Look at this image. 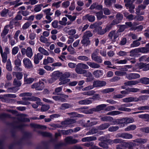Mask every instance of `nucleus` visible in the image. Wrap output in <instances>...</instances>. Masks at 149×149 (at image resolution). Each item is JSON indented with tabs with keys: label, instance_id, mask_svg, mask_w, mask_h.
Listing matches in <instances>:
<instances>
[{
	"label": "nucleus",
	"instance_id": "f257e3e1",
	"mask_svg": "<svg viewBox=\"0 0 149 149\" xmlns=\"http://www.w3.org/2000/svg\"><path fill=\"white\" fill-rule=\"evenodd\" d=\"M76 122V121L75 119L68 118L62 121L60 124L54 123L50 124L49 125L52 127L49 129L54 130H55L56 128L65 129L68 127H71L73 126V124Z\"/></svg>",
	"mask_w": 149,
	"mask_h": 149
},
{
	"label": "nucleus",
	"instance_id": "f03ea898",
	"mask_svg": "<svg viewBox=\"0 0 149 149\" xmlns=\"http://www.w3.org/2000/svg\"><path fill=\"white\" fill-rule=\"evenodd\" d=\"M139 81L134 80L128 81L125 82L124 84L126 86L135 85L138 84L139 82L145 85L149 84V78L148 77L141 78L139 79Z\"/></svg>",
	"mask_w": 149,
	"mask_h": 149
},
{
	"label": "nucleus",
	"instance_id": "7ed1b4c3",
	"mask_svg": "<svg viewBox=\"0 0 149 149\" xmlns=\"http://www.w3.org/2000/svg\"><path fill=\"white\" fill-rule=\"evenodd\" d=\"M134 119L132 118L125 117L117 119V125H119L120 127H123L128 123L134 122Z\"/></svg>",
	"mask_w": 149,
	"mask_h": 149
},
{
	"label": "nucleus",
	"instance_id": "20e7f679",
	"mask_svg": "<svg viewBox=\"0 0 149 149\" xmlns=\"http://www.w3.org/2000/svg\"><path fill=\"white\" fill-rule=\"evenodd\" d=\"M107 107L106 104H102L98 105L95 108H93L90 109L89 113L91 114L93 113L94 112H98L104 109Z\"/></svg>",
	"mask_w": 149,
	"mask_h": 149
},
{
	"label": "nucleus",
	"instance_id": "39448f33",
	"mask_svg": "<svg viewBox=\"0 0 149 149\" xmlns=\"http://www.w3.org/2000/svg\"><path fill=\"white\" fill-rule=\"evenodd\" d=\"M106 82L104 81L100 80H95L94 81L93 83V87L92 88H91L90 89H92L93 88H98L103 87L106 85Z\"/></svg>",
	"mask_w": 149,
	"mask_h": 149
},
{
	"label": "nucleus",
	"instance_id": "423d86ee",
	"mask_svg": "<svg viewBox=\"0 0 149 149\" xmlns=\"http://www.w3.org/2000/svg\"><path fill=\"white\" fill-rule=\"evenodd\" d=\"M101 120L104 122H109L111 123L113 125H117V119H114L112 117L109 116L101 117L100 116Z\"/></svg>",
	"mask_w": 149,
	"mask_h": 149
},
{
	"label": "nucleus",
	"instance_id": "0eeeda50",
	"mask_svg": "<svg viewBox=\"0 0 149 149\" xmlns=\"http://www.w3.org/2000/svg\"><path fill=\"white\" fill-rule=\"evenodd\" d=\"M44 83L41 80H39L38 82L33 84L31 86L33 88H35L37 91H41L44 88Z\"/></svg>",
	"mask_w": 149,
	"mask_h": 149
},
{
	"label": "nucleus",
	"instance_id": "6e6552de",
	"mask_svg": "<svg viewBox=\"0 0 149 149\" xmlns=\"http://www.w3.org/2000/svg\"><path fill=\"white\" fill-rule=\"evenodd\" d=\"M115 18L116 19L113 20L112 22L116 25L121 22L123 18V16L122 13L118 12L116 15Z\"/></svg>",
	"mask_w": 149,
	"mask_h": 149
},
{
	"label": "nucleus",
	"instance_id": "1a4fd4ad",
	"mask_svg": "<svg viewBox=\"0 0 149 149\" xmlns=\"http://www.w3.org/2000/svg\"><path fill=\"white\" fill-rule=\"evenodd\" d=\"M31 127L35 129H41L43 130H45L47 129V127L45 125H41L34 123H31L30 124Z\"/></svg>",
	"mask_w": 149,
	"mask_h": 149
},
{
	"label": "nucleus",
	"instance_id": "9d476101",
	"mask_svg": "<svg viewBox=\"0 0 149 149\" xmlns=\"http://www.w3.org/2000/svg\"><path fill=\"white\" fill-rule=\"evenodd\" d=\"M102 6L101 4H98L96 2L93 3L90 6L89 9L92 10L94 9L98 10H100L103 9Z\"/></svg>",
	"mask_w": 149,
	"mask_h": 149
},
{
	"label": "nucleus",
	"instance_id": "9b49d317",
	"mask_svg": "<svg viewBox=\"0 0 149 149\" xmlns=\"http://www.w3.org/2000/svg\"><path fill=\"white\" fill-rule=\"evenodd\" d=\"M23 62L25 67L27 69H30L33 67V65L30 60L28 58L23 59Z\"/></svg>",
	"mask_w": 149,
	"mask_h": 149
},
{
	"label": "nucleus",
	"instance_id": "f8f14e48",
	"mask_svg": "<svg viewBox=\"0 0 149 149\" xmlns=\"http://www.w3.org/2000/svg\"><path fill=\"white\" fill-rule=\"evenodd\" d=\"M82 19L84 20L88 21L90 22H93L95 20V17L94 15L87 14L83 16Z\"/></svg>",
	"mask_w": 149,
	"mask_h": 149
},
{
	"label": "nucleus",
	"instance_id": "ddd939ff",
	"mask_svg": "<svg viewBox=\"0 0 149 149\" xmlns=\"http://www.w3.org/2000/svg\"><path fill=\"white\" fill-rule=\"evenodd\" d=\"M61 75L60 77H59V80L60 81L59 83V85H61L66 84L68 82H69L70 81L69 79H66L63 74Z\"/></svg>",
	"mask_w": 149,
	"mask_h": 149
},
{
	"label": "nucleus",
	"instance_id": "4468645a",
	"mask_svg": "<svg viewBox=\"0 0 149 149\" xmlns=\"http://www.w3.org/2000/svg\"><path fill=\"white\" fill-rule=\"evenodd\" d=\"M92 59L98 63H102V59L100 56H98L95 53H92L91 55Z\"/></svg>",
	"mask_w": 149,
	"mask_h": 149
},
{
	"label": "nucleus",
	"instance_id": "2eb2a0df",
	"mask_svg": "<svg viewBox=\"0 0 149 149\" xmlns=\"http://www.w3.org/2000/svg\"><path fill=\"white\" fill-rule=\"evenodd\" d=\"M28 75L25 74L24 75V82L26 84H29L32 83L34 81V78H27Z\"/></svg>",
	"mask_w": 149,
	"mask_h": 149
},
{
	"label": "nucleus",
	"instance_id": "dca6fc26",
	"mask_svg": "<svg viewBox=\"0 0 149 149\" xmlns=\"http://www.w3.org/2000/svg\"><path fill=\"white\" fill-rule=\"evenodd\" d=\"M139 99L136 97H129L123 99V101L125 102H138Z\"/></svg>",
	"mask_w": 149,
	"mask_h": 149
},
{
	"label": "nucleus",
	"instance_id": "f3484780",
	"mask_svg": "<svg viewBox=\"0 0 149 149\" xmlns=\"http://www.w3.org/2000/svg\"><path fill=\"white\" fill-rule=\"evenodd\" d=\"M126 77L129 79L131 80L139 78L140 75L137 73H130L127 74H126Z\"/></svg>",
	"mask_w": 149,
	"mask_h": 149
},
{
	"label": "nucleus",
	"instance_id": "a211bd4d",
	"mask_svg": "<svg viewBox=\"0 0 149 149\" xmlns=\"http://www.w3.org/2000/svg\"><path fill=\"white\" fill-rule=\"evenodd\" d=\"M62 73L60 72L59 71H54L52 73V78L51 80H52L53 81H55L60 77L61 74Z\"/></svg>",
	"mask_w": 149,
	"mask_h": 149
},
{
	"label": "nucleus",
	"instance_id": "6ab92c4d",
	"mask_svg": "<svg viewBox=\"0 0 149 149\" xmlns=\"http://www.w3.org/2000/svg\"><path fill=\"white\" fill-rule=\"evenodd\" d=\"M93 74V75L96 78H98L102 76L103 74V72L102 70H95Z\"/></svg>",
	"mask_w": 149,
	"mask_h": 149
},
{
	"label": "nucleus",
	"instance_id": "aec40b11",
	"mask_svg": "<svg viewBox=\"0 0 149 149\" xmlns=\"http://www.w3.org/2000/svg\"><path fill=\"white\" fill-rule=\"evenodd\" d=\"M81 43L84 46L87 47L91 44V41L89 38H86L83 36L82 37V39L81 42Z\"/></svg>",
	"mask_w": 149,
	"mask_h": 149
},
{
	"label": "nucleus",
	"instance_id": "412c9836",
	"mask_svg": "<svg viewBox=\"0 0 149 149\" xmlns=\"http://www.w3.org/2000/svg\"><path fill=\"white\" fill-rule=\"evenodd\" d=\"M79 65L78 64L76 65L75 70L76 72L78 74H84L86 73L87 70L82 69L80 67Z\"/></svg>",
	"mask_w": 149,
	"mask_h": 149
},
{
	"label": "nucleus",
	"instance_id": "4be33fe9",
	"mask_svg": "<svg viewBox=\"0 0 149 149\" xmlns=\"http://www.w3.org/2000/svg\"><path fill=\"white\" fill-rule=\"evenodd\" d=\"M88 108L87 106H84L78 108V110L80 112L84 113L86 114H91L89 113L90 109L86 110Z\"/></svg>",
	"mask_w": 149,
	"mask_h": 149
},
{
	"label": "nucleus",
	"instance_id": "5701e85b",
	"mask_svg": "<svg viewBox=\"0 0 149 149\" xmlns=\"http://www.w3.org/2000/svg\"><path fill=\"white\" fill-rule=\"evenodd\" d=\"M125 6L127 9H128L129 11L132 13H133L134 11V10L135 8V6L133 4V3L131 2V3L127 4Z\"/></svg>",
	"mask_w": 149,
	"mask_h": 149
},
{
	"label": "nucleus",
	"instance_id": "b1692460",
	"mask_svg": "<svg viewBox=\"0 0 149 149\" xmlns=\"http://www.w3.org/2000/svg\"><path fill=\"white\" fill-rule=\"evenodd\" d=\"M110 125L109 123H105L104 124H102L98 127V129L100 130H105L109 127Z\"/></svg>",
	"mask_w": 149,
	"mask_h": 149
},
{
	"label": "nucleus",
	"instance_id": "393cba45",
	"mask_svg": "<svg viewBox=\"0 0 149 149\" xmlns=\"http://www.w3.org/2000/svg\"><path fill=\"white\" fill-rule=\"evenodd\" d=\"M87 64L91 68H99L100 67L99 65L94 62H87Z\"/></svg>",
	"mask_w": 149,
	"mask_h": 149
},
{
	"label": "nucleus",
	"instance_id": "a878e982",
	"mask_svg": "<svg viewBox=\"0 0 149 149\" xmlns=\"http://www.w3.org/2000/svg\"><path fill=\"white\" fill-rule=\"evenodd\" d=\"M116 26L117 28H119L117 32L119 33L123 31L127 28L125 25L118 24Z\"/></svg>",
	"mask_w": 149,
	"mask_h": 149
},
{
	"label": "nucleus",
	"instance_id": "bb28decb",
	"mask_svg": "<svg viewBox=\"0 0 149 149\" xmlns=\"http://www.w3.org/2000/svg\"><path fill=\"white\" fill-rule=\"evenodd\" d=\"M115 25L112 21L109 24H107L104 30L106 33L109 31L111 30L113 26Z\"/></svg>",
	"mask_w": 149,
	"mask_h": 149
},
{
	"label": "nucleus",
	"instance_id": "cd10ccee",
	"mask_svg": "<svg viewBox=\"0 0 149 149\" xmlns=\"http://www.w3.org/2000/svg\"><path fill=\"white\" fill-rule=\"evenodd\" d=\"M38 51L42 54H44L46 56H48L49 55V53L42 47H40L38 48Z\"/></svg>",
	"mask_w": 149,
	"mask_h": 149
},
{
	"label": "nucleus",
	"instance_id": "c85d7f7f",
	"mask_svg": "<svg viewBox=\"0 0 149 149\" xmlns=\"http://www.w3.org/2000/svg\"><path fill=\"white\" fill-rule=\"evenodd\" d=\"M92 103V101L91 100L85 99L84 100H82L79 101L78 103L79 104H88Z\"/></svg>",
	"mask_w": 149,
	"mask_h": 149
},
{
	"label": "nucleus",
	"instance_id": "c756f323",
	"mask_svg": "<svg viewBox=\"0 0 149 149\" xmlns=\"http://www.w3.org/2000/svg\"><path fill=\"white\" fill-rule=\"evenodd\" d=\"M13 74L15 75L17 79L18 80H20L22 78L23 74L22 72H15L13 73Z\"/></svg>",
	"mask_w": 149,
	"mask_h": 149
},
{
	"label": "nucleus",
	"instance_id": "7c9ffc66",
	"mask_svg": "<svg viewBox=\"0 0 149 149\" xmlns=\"http://www.w3.org/2000/svg\"><path fill=\"white\" fill-rule=\"evenodd\" d=\"M137 52H142L143 53H147L148 51V49L146 47H142L141 48H136Z\"/></svg>",
	"mask_w": 149,
	"mask_h": 149
},
{
	"label": "nucleus",
	"instance_id": "2f4dec72",
	"mask_svg": "<svg viewBox=\"0 0 149 149\" xmlns=\"http://www.w3.org/2000/svg\"><path fill=\"white\" fill-rule=\"evenodd\" d=\"M96 32L98 35H102L105 34L106 32L103 29H102V27L100 26L96 29Z\"/></svg>",
	"mask_w": 149,
	"mask_h": 149
},
{
	"label": "nucleus",
	"instance_id": "473e14b6",
	"mask_svg": "<svg viewBox=\"0 0 149 149\" xmlns=\"http://www.w3.org/2000/svg\"><path fill=\"white\" fill-rule=\"evenodd\" d=\"M133 141L134 142L139 143H144L147 142V139H146L140 138L135 139Z\"/></svg>",
	"mask_w": 149,
	"mask_h": 149
},
{
	"label": "nucleus",
	"instance_id": "72a5a7b5",
	"mask_svg": "<svg viewBox=\"0 0 149 149\" xmlns=\"http://www.w3.org/2000/svg\"><path fill=\"white\" fill-rule=\"evenodd\" d=\"M96 139V138L94 137H88L83 138L82 139L81 141L83 142H86L87 141H90Z\"/></svg>",
	"mask_w": 149,
	"mask_h": 149
},
{
	"label": "nucleus",
	"instance_id": "f704fd0d",
	"mask_svg": "<svg viewBox=\"0 0 149 149\" xmlns=\"http://www.w3.org/2000/svg\"><path fill=\"white\" fill-rule=\"evenodd\" d=\"M117 109L120 111H123L127 112H130L131 109L130 108H126L124 107L120 106H118Z\"/></svg>",
	"mask_w": 149,
	"mask_h": 149
},
{
	"label": "nucleus",
	"instance_id": "c9c22d12",
	"mask_svg": "<svg viewBox=\"0 0 149 149\" xmlns=\"http://www.w3.org/2000/svg\"><path fill=\"white\" fill-rule=\"evenodd\" d=\"M93 36V33L90 31H87L85 32L83 36L87 38H89L90 37H92Z\"/></svg>",
	"mask_w": 149,
	"mask_h": 149
},
{
	"label": "nucleus",
	"instance_id": "e433bc0d",
	"mask_svg": "<svg viewBox=\"0 0 149 149\" xmlns=\"http://www.w3.org/2000/svg\"><path fill=\"white\" fill-rule=\"evenodd\" d=\"M97 19L98 20H100L102 18V16H105V15H103V12L100 10L96 14Z\"/></svg>",
	"mask_w": 149,
	"mask_h": 149
},
{
	"label": "nucleus",
	"instance_id": "4c0bfd02",
	"mask_svg": "<svg viewBox=\"0 0 149 149\" xmlns=\"http://www.w3.org/2000/svg\"><path fill=\"white\" fill-rule=\"evenodd\" d=\"M6 69L9 71H11L12 70L11 63L10 59L8 60L6 63Z\"/></svg>",
	"mask_w": 149,
	"mask_h": 149
},
{
	"label": "nucleus",
	"instance_id": "58836bf2",
	"mask_svg": "<svg viewBox=\"0 0 149 149\" xmlns=\"http://www.w3.org/2000/svg\"><path fill=\"white\" fill-rule=\"evenodd\" d=\"M27 49L28 51L26 52V55L27 57L31 58L33 55L32 49L29 47L27 48Z\"/></svg>",
	"mask_w": 149,
	"mask_h": 149
},
{
	"label": "nucleus",
	"instance_id": "ea45409f",
	"mask_svg": "<svg viewBox=\"0 0 149 149\" xmlns=\"http://www.w3.org/2000/svg\"><path fill=\"white\" fill-rule=\"evenodd\" d=\"M9 10L8 9L4 8L1 12V15L2 17H6L7 16V13H8Z\"/></svg>",
	"mask_w": 149,
	"mask_h": 149
},
{
	"label": "nucleus",
	"instance_id": "a19ab883",
	"mask_svg": "<svg viewBox=\"0 0 149 149\" xmlns=\"http://www.w3.org/2000/svg\"><path fill=\"white\" fill-rule=\"evenodd\" d=\"M50 108V106L48 105H43L40 109L41 111H46L48 110Z\"/></svg>",
	"mask_w": 149,
	"mask_h": 149
},
{
	"label": "nucleus",
	"instance_id": "79ce46f5",
	"mask_svg": "<svg viewBox=\"0 0 149 149\" xmlns=\"http://www.w3.org/2000/svg\"><path fill=\"white\" fill-rule=\"evenodd\" d=\"M77 59L82 61H87L89 60V58L87 56H79L77 57Z\"/></svg>",
	"mask_w": 149,
	"mask_h": 149
},
{
	"label": "nucleus",
	"instance_id": "37998d69",
	"mask_svg": "<svg viewBox=\"0 0 149 149\" xmlns=\"http://www.w3.org/2000/svg\"><path fill=\"white\" fill-rule=\"evenodd\" d=\"M132 136L131 134L127 133H123V138L126 139H132Z\"/></svg>",
	"mask_w": 149,
	"mask_h": 149
},
{
	"label": "nucleus",
	"instance_id": "c03bdc74",
	"mask_svg": "<svg viewBox=\"0 0 149 149\" xmlns=\"http://www.w3.org/2000/svg\"><path fill=\"white\" fill-rule=\"evenodd\" d=\"M122 113V112L118 111H113L108 112L107 115H119Z\"/></svg>",
	"mask_w": 149,
	"mask_h": 149
},
{
	"label": "nucleus",
	"instance_id": "a18cd8bd",
	"mask_svg": "<svg viewBox=\"0 0 149 149\" xmlns=\"http://www.w3.org/2000/svg\"><path fill=\"white\" fill-rule=\"evenodd\" d=\"M66 143L63 142H60L55 145L54 148L55 149H58L60 147L65 146Z\"/></svg>",
	"mask_w": 149,
	"mask_h": 149
},
{
	"label": "nucleus",
	"instance_id": "49530a36",
	"mask_svg": "<svg viewBox=\"0 0 149 149\" xmlns=\"http://www.w3.org/2000/svg\"><path fill=\"white\" fill-rule=\"evenodd\" d=\"M70 107V105L68 103H64L62 104L61 109L62 110H65Z\"/></svg>",
	"mask_w": 149,
	"mask_h": 149
},
{
	"label": "nucleus",
	"instance_id": "de8ad7c7",
	"mask_svg": "<svg viewBox=\"0 0 149 149\" xmlns=\"http://www.w3.org/2000/svg\"><path fill=\"white\" fill-rule=\"evenodd\" d=\"M19 80L15 79L13 81L14 85L18 87H20L21 85V83Z\"/></svg>",
	"mask_w": 149,
	"mask_h": 149
},
{
	"label": "nucleus",
	"instance_id": "09e8293b",
	"mask_svg": "<svg viewBox=\"0 0 149 149\" xmlns=\"http://www.w3.org/2000/svg\"><path fill=\"white\" fill-rule=\"evenodd\" d=\"M67 21V18L65 17H64L62 18V21H59V23L61 25H65L66 24V22Z\"/></svg>",
	"mask_w": 149,
	"mask_h": 149
},
{
	"label": "nucleus",
	"instance_id": "8fccbe9b",
	"mask_svg": "<svg viewBox=\"0 0 149 149\" xmlns=\"http://www.w3.org/2000/svg\"><path fill=\"white\" fill-rule=\"evenodd\" d=\"M136 128V126L134 125H131L128 126L125 129V130H134Z\"/></svg>",
	"mask_w": 149,
	"mask_h": 149
},
{
	"label": "nucleus",
	"instance_id": "3c124183",
	"mask_svg": "<svg viewBox=\"0 0 149 149\" xmlns=\"http://www.w3.org/2000/svg\"><path fill=\"white\" fill-rule=\"evenodd\" d=\"M67 50L69 52H70V54H73L75 53L74 48L71 45L68 46Z\"/></svg>",
	"mask_w": 149,
	"mask_h": 149
},
{
	"label": "nucleus",
	"instance_id": "603ef678",
	"mask_svg": "<svg viewBox=\"0 0 149 149\" xmlns=\"http://www.w3.org/2000/svg\"><path fill=\"white\" fill-rule=\"evenodd\" d=\"M62 88V86H60L55 89V91L53 93V94L55 95H59V94H58V93L61 92Z\"/></svg>",
	"mask_w": 149,
	"mask_h": 149
},
{
	"label": "nucleus",
	"instance_id": "864d4df0",
	"mask_svg": "<svg viewBox=\"0 0 149 149\" xmlns=\"http://www.w3.org/2000/svg\"><path fill=\"white\" fill-rule=\"evenodd\" d=\"M134 19L137 21H142L144 18V17L139 15H137L134 17Z\"/></svg>",
	"mask_w": 149,
	"mask_h": 149
},
{
	"label": "nucleus",
	"instance_id": "5fc2aeb1",
	"mask_svg": "<svg viewBox=\"0 0 149 149\" xmlns=\"http://www.w3.org/2000/svg\"><path fill=\"white\" fill-rule=\"evenodd\" d=\"M17 103L18 104L24 105H27L30 104V102H29L23 101L22 100L17 101Z\"/></svg>",
	"mask_w": 149,
	"mask_h": 149
},
{
	"label": "nucleus",
	"instance_id": "6e6d98bb",
	"mask_svg": "<svg viewBox=\"0 0 149 149\" xmlns=\"http://www.w3.org/2000/svg\"><path fill=\"white\" fill-rule=\"evenodd\" d=\"M6 26H5L3 31L1 34V36L2 37H4L8 33L9 31V30L6 28L5 27Z\"/></svg>",
	"mask_w": 149,
	"mask_h": 149
},
{
	"label": "nucleus",
	"instance_id": "4d7b16f0",
	"mask_svg": "<svg viewBox=\"0 0 149 149\" xmlns=\"http://www.w3.org/2000/svg\"><path fill=\"white\" fill-rule=\"evenodd\" d=\"M140 45V43L137 42V40L134 41L133 43L131 45V47H134L139 46Z\"/></svg>",
	"mask_w": 149,
	"mask_h": 149
},
{
	"label": "nucleus",
	"instance_id": "13d9d810",
	"mask_svg": "<svg viewBox=\"0 0 149 149\" xmlns=\"http://www.w3.org/2000/svg\"><path fill=\"white\" fill-rule=\"evenodd\" d=\"M65 16L67 17L72 22H73L75 20L76 18V16H72L71 15H65Z\"/></svg>",
	"mask_w": 149,
	"mask_h": 149
},
{
	"label": "nucleus",
	"instance_id": "bf43d9fd",
	"mask_svg": "<svg viewBox=\"0 0 149 149\" xmlns=\"http://www.w3.org/2000/svg\"><path fill=\"white\" fill-rule=\"evenodd\" d=\"M126 72H121L117 71L115 72V74L118 76H122L126 75Z\"/></svg>",
	"mask_w": 149,
	"mask_h": 149
},
{
	"label": "nucleus",
	"instance_id": "052dcab7",
	"mask_svg": "<svg viewBox=\"0 0 149 149\" xmlns=\"http://www.w3.org/2000/svg\"><path fill=\"white\" fill-rule=\"evenodd\" d=\"M127 90V91L129 92H132L134 93L136 92L140 91V89L139 88H128Z\"/></svg>",
	"mask_w": 149,
	"mask_h": 149
},
{
	"label": "nucleus",
	"instance_id": "680f3d73",
	"mask_svg": "<svg viewBox=\"0 0 149 149\" xmlns=\"http://www.w3.org/2000/svg\"><path fill=\"white\" fill-rule=\"evenodd\" d=\"M40 133L43 136L49 137H51L52 136L51 134L47 132H42V131H40Z\"/></svg>",
	"mask_w": 149,
	"mask_h": 149
},
{
	"label": "nucleus",
	"instance_id": "e2e57ef3",
	"mask_svg": "<svg viewBox=\"0 0 149 149\" xmlns=\"http://www.w3.org/2000/svg\"><path fill=\"white\" fill-rule=\"evenodd\" d=\"M148 98H149V95H142L139 96L138 98L139 99V100L141 101L147 100Z\"/></svg>",
	"mask_w": 149,
	"mask_h": 149
},
{
	"label": "nucleus",
	"instance_id": "0e129e2a",
	"mask_svg": "<svg viewBox=\"0 0 149 149\" xmlns=\"http://www.w3.org/2000/svg\"><path fill=\"white\" fill-rule=\"evenodd\" d=\"M19 50V48L18 47H14L12 50V54L14 55L18 53Z\"/></svg>",
	"mask_w": 149,
	"mask_h": 149
},
{
	"label": "nucleus",
	"instance_id": "69168bd1",
	"mask_svg": "<svg viewBox=\"0 0 149 149\" xmlns=\"http://www.w3.org/2000/svg\"><path fill=\"white\" fill-rule=\"evenodd\" d=\"M31 23L29 22L25 23L22 26V28L23 29H28L31 25Z\"/></svg>",
	"mask_w": 149,
	"mask_h": 149
},
{
	"label": "nucleus",
	"instance_id": "338daca9",
	"mask_svg": "<svg viewBox=\"0 0 149 149\" xmlns=\"http://www.w3.org/2000/svg\"><path fill=\"white\" fill-rule=\"evenodd\" d=\"M72 138V137L70 136V137H68L65 138V141L66 143H66V144H71Z\"/></svg>",
	"mask_w": 149,
	"mask_h": 149
},
{
	"label": "nucleus",
	"instance_id": "774afa93",
	"mask_svg": "<svg viewBox=\"0 0 149 149\" xmlns=\"http://www.w3.org/2000/svg\"><path fill=\"white\" fill-rule=\"evenodd\" d=\"M128 149H133V147L136 146V144L133 142H128Z\"/></svg>",
	"mask_w": 149,
	"mask_h": 149
}]
</instances>
